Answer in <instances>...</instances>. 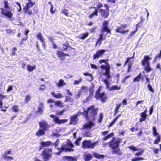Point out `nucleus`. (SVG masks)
Returning a JSON list of instances; mask_svg holds the SVG:
<instances>
[{"mask_svg":"<svg viewBox=\"0 0 161 161\" xmlns=\"http://www.w3.org/2000/svg\"><path fill=\"white\" fill-rule=\"evenodd\" d=\"M94 85H92V86L90 87L89 89V92L90 93V95H91L92 96L94 92Z\"/></svg>","mask_w":161,"mask_h":161,"instance_id":"nucleus-37","label":"nucleus"},{"mask_svg":"<svg viewBox=\"0 0 161 161\" xmlns=\"http://www.w3.org/2000/svg\"><path fill=\"white\" fill-rule=\"evenodd\" d=\"M140 116L142 118H146V117L147 116V115L146 114H145L143 113H142L141 114Z\"/></svg>","mask_w":161,"mask_h":161,"instance_id":"nucleus-62","label":"nucleus"},{"mask_svg":"<svg viewBox=\"0 0 161 161\" xmlns=\"http://www.w3.org/2000/svg\"><path fill=\"white\" fill-rule=\"evenodd\" d=\"M105 50H100L97 51L96 53L93 54V59L95 60L98 59L99 57H101L103 54L106 52Z\"/></svg>","mask_w":161,"mask_h":161,"instance_id":"nucleus-14","label":"nucleus"},{"mask_svg":"<svg viewBox=\"0 0 161 161\" xmlns=\"http://www.w3.org/2000/svg\"><path fill=\"white\" fill-rule=\"evenodd\" d=\"M102 80L106 85V88L109 91H112L115 90H119L120 89V86H119L117 85H114L112 87H109L110 83L107 79H103Z\"/></svg>","mask_w":161,"mask_h":161,"instance_id":"nucleus-8","label":"nucleus"},{"mask_svg":"<svg viewBox=\"0 0 161 161\" xmlns=\"http://www.w3.org/2000/svg\"><path fill=\"white\" fill-rule=\"evenodd\" d=\"M103 33L100 35V37L96 42V45L98 44V46H99L101 44L102 41L105 39V38L103 37Z\"/></svg>","mask_w":161,"mask_h":161,"instance_id":"nucleus-26","label":"nucleus"},{"mask_svg":"<svg viewBox=\"0 0 161 161\" xmlns=\"http://www.w3.org/2000/svg\"><path fill=\"white\" fill-rule=\"evenodd\" d=\"M141 77V74L140 73L139 75L134 79L133 82H138L140 81Z\"/></svg>","mask_w":161,"mask_h":161,"instance_id":"nucleus-39","label":"nucleus"},{"mask_svg":"<svg viewBox=\"0 0 161 161\" xmlns=\"http://www.w3.org/2000/svg\"><path fill=\"white\" fill-rule=\"evenodd\" d=\"M108 21H105L103 23V29L102 31L103 32L104 31L107 32L109 33L110 32V29L108 28Z\"/></svg>","mask_w":161,"mask_h":161,"instance_id":"nucleus-19","label":"nucleus"},{"mask_svg":"<svg viewBox=\"0 0 161 161\" xmlns=\"http://www.w3.org/2000/svg\"><path fill=\"white\" fill-rule=\"evenodd\" d=\"M7 97L6 95H3L2 94L0 93V100L3 99L4 98Z\"/></svg>","mask_w":161,"mask_h":161,"instance_id":"nucleus-58","label":"nucleus"},{"mask_svg":"<svg viewBox=\"0 0 161 161\" xmlns=\"http://www.w3.org/2000/svg\"><path fill=\"white\" fill-rule=\"evenodd\" d=\"M94 124L91 121H90L89 122L86 123L83 125V131L86 133H87L91 130L92 127L94 125Z\"/></svg>","mask_w":161,"mask_h":161,"instance_id":"nucleus-10","label":"nucleus"},{"mask_svg":"<svg viewBox=\"0 0 161 161\" xmlns=\"http://www.w3.org/2000/svg\"><path fill=\"white\" fill-rule=\"evenodd\" d=\"M118 119V117L116 118H115L112 121L110 124L109 125V126L111 127L112 126L116 121L117 119Z\"/></svg>","mask_w":161,"mask_h":161,"instance_id":"nucleus-53","label":"nucleus"},{"mask_svg":"<svg viewBox=\"0 0 161 161\" xmlns=\"http://www.w3.org/2000/svg\"><path fill=\"white\" fill-rule=\"evenodd\" d=\"M129 149L133 150L134 151H136L138 150V149L136 148L134 146H130L128 147Z\"/></svg>","mask_w":161,"mask_h":161,"instance_id":"nucleus-45","label":"nucleus"},{"mask_svg":"<svg viewBox=\"0 0 161 161\" xmlns=\"http://www.w3.org/2000/svg\"><path fill=\"white\" fill-rule=\"evenodd\" d=\"M102 5L100 3H97V7H95V11L94 12L92 13L89 16V18H91L97 15L98 12L97 9H98L99 8L102 7Z\"/></svg>","mask_w":161,"mask_h":161,"instance_id":"nucleus-16","label":"nucleus"},{"mask_svg":"<svg viewBox=\"0 0 161 161\" xmlns=\"http://www.w3.org/2000/svg\"><path fill=\"white\" fill-rule=\"evenodd\" d=\"M44 107V103L42 102H40L37 110V112L42 114L43 112Z\"/></svg>","mask_w":161,"mask_h":161,"instance_id":"nucleus-20","label":"nucleus"},{"mask_svg":"<svg viewBox=\"0 0 161 161\" xmlns=\"http://www.w3.org/2000/svg\"><path fill=\"white\" fill-rule=\"evenodd\" d=\"M88 90V88L86 86H83L81 87V89L79 92L80 93L85 94L87 92Z\"/></svg>","mask_w":161,"mask_h":161,"instance_id":"nucleus-24","label":"nucleus"},{"mask_svg":"<svg viewBox=\"0 0 161 161\" xmlns=\"http://www.w3.org/2000/svg\"><path fill=\"white\" fill-rule=\"evenodd\" d=\"M52 152V150L51 148H45L43 150L42 155L45 161H47L51 158Z\"/></svg>","mask_w":161,"mask_h":161,"instance_id":"nucleus-6","label":"nucleus"},{"mask_svg":"<svg viewBox=\"0 0 161 161\" xmlns=\"http://www.w3.org/2000/svg\"><path fill=\"white\" fill-rule=\"evenodd\" d=\"M50 116L51 118H53V121L57 124H60L65 123L67 121V119H59L58 117L53 115H50Z\"/></svg>","mask_w":161,"mask_h":161,"instance_id":"nucleus-12","label":"nucleus"},{"mask_svg":"<svg viewBox=\"0 0 161 161\" xmlns=\"http://www.w3.org/2000/svg\"><path fill=\"white\" fill-rule=\"evenodd\" d=\"M36 68V66L35 65L31 66L30 64H28L27 66V70L29 72L32 71L33 70L35 69Z\"/></svg>","mask_w":161,"mask_h":161,"instance_id":"nucleus-30","label":"nucleus"},{"mask_svg":"<svg viewBox=\"0 0 161 161\" xmlns=\"http://www.w3.org/2000/svg\"><path fill=\"white\" fill-rule=\"evenodd\" d=\"M135 54V53L134 52V53L132 57H129V58H127V60L124 64L125 66L126 64L127 63H128L129 62H130V60L131 59H133L134 58Z\"/></svg>","mask_w":161,"mask_h":161,"instance_id":"nucleus-41","label":"nucleus"},{"mask_svg":"<svg viewBox=\"0 0 161 161\" xmlns=\"http://www.w3.org/2000/svg\"><path fill=\"white\" fill-rule=\"evenodd\" d=\"M128 69L127 70V72L129 73L130 72V70L131 68V64L130 63H129L128 64Z\"/></svg>","mask_w":161,"mask_h":161,"instance_id":"nucleus-54","label":"nucleus"},{"mask_svg":"<svg viewBox=\"0 0 161 161\" xmlns=\"http://www.w3.org/2000/svg\"><path fill=\"white\" fill-rule=\"evenodd\" d=\"M26 5L23 8L25 14L26 13V12H28V10L29 9L32 7L35 4V3H33L31 2H29L28 3H26Z\"/></svg>","mask_w":161,"mask_h":161,"instance_id":"nucleus-18","label":"nucleus"},{"mask_svg":"<svg viewBox=\"0 0 161 161\" xmlns=\"http://www.w3.org/2000/svg\"><path fill=\"white\" fill-rule=\"evenodd\" d=\"M13 89V86L12 85L9 86L8 89L7 90V91L8 92H9L12 91Z\"/></svg>","mask_w":161,"mask_h":161,"instance_id":"nucleus-57","label":"nucleus"},{"mask_svg":"<svg viewBox=\"0 0 161 161\" xmlns=\"http://www.w3.org/2000/svg\"><path fill=\"white\" fill-rule=\"evenodd\" d=\"M56 85L58 87H62L66 85V83L63 79H60L58 83H56Z\"/></svg>","mask_w":161,"mask_h":161,"instance_id":"nucleus-28","label":"nucleus"},{"mask_svg":"<svg viewBox=\"0 0 161 161\" xmlns=\"http://www.w3.org/2000/svg\"><path fill=\"white\" fill-rule=\"evenodd\" d=\"M51 144V142L49 141H47V142H42L41 143V148L43 147H46L50 145Z\"/></svg>","mask_w":161,"mask_h":161,"instance_id":"nucleus-27","label":"nucleus"},{"mask_svg":"<svg viewBox=\"0 0 161 161\" xmlns=\"http://www.w3.org/2000/svg\"><path fill=\"white\" fill-rule=\"evenodd\" d=\"M147 87L148 88L149 90L152 92H154V90L153 89L151 86L150 84L147 85Z\"/></svg>","mask_w":161,"mask_h":161,"instance_id":"nucleus-51","label":"nucleus"},{"mask_svg":"<svg viewBox=\"0 0 161 161\" xmlns=\"http://www.w3.org/2000/svg\"><path fill=\"white\" fill-rule=\"evenodd\" d=\"M73 101V99L68 96L66 97V99L65 102H72Z\"/></svg>","mask_w":161,"mask_h":161,"instance_id":"nucleus-43","label":"nucleus"},{"mask_svg":"<svg viewBox=\"0 0 161 161\" xmlns=\"http://www.w3.org/2000/svg\"><path fill=\"white\" fill-rule=\"evenodd\" d=\"M74 146L71 142H66L64 143L61 146L60 148H58L59 151L58 152L55 153L57 155H59L64 150H65V152L67 151H73L74 149L72 148Z\"/></svg>","mask_w":161,"mask_h":161,"instance_id":"nucleus-2","label":"nucleus"},{"mask_svg":"<svg viewBox=\"0 0 161 161\" xmlns=\"http://www.w3.org/2000/svg\"><path fill=\"white\" fill-rule=\"evenodd\" d=\"M114 135L113 133H111L106 136H105L103 138V140H106L110 138L111 137L113 136Z\"/></svg>","mask_w":161,"mask_h":161,"instance_id":"nucleus-33","label":"nucleus"},{"mask_svg":"<svg viewBox=\"0 0 161 161\" xmlns=\"http://www.w3.org/2000/svg\"><path fill=\"white\" fill-rule=\"evenodd\" d=\"M45 131L43 129L40 128L39 130L36 132V134L37 136H41L45 134Z\"/></svg>","mask_w":161,"mask_h":161,"instance_id":"nucleus-21","label":"nucleus"},{"mask_svg":"<svg viewBox=\"0 0 161 161\" xmlns=\"http://www.w3.org/2000/svg\"><path fill=\"white\" fill-rule=\"evenodd\" d=\"M82 81V78H80L78 80H75L74 81V85H78Z\"/></svg>","mask_w":161,"mask_h":161,"instance_id":"nucleus-40","label":"nucleus"},{"mask_svg":"<svg viewBox=\"0 0 161 161\" xmlns=\"http://www.w3.org/2000/svg\"><path fill=\"white\" fill-rule=\"evenodd\" d=\"M62 12L66 16H68V10L67 9H64L62 11Z\"/></svg>","mask_w":161,"mask_h":161,"instance_id":"nucleus-56","label":"nucleus"},{"mask_svg":"<svg viewBox=\"0 0 161 161\" xmlns=\"http://www.w3.org/2000/svg\"><path fill=\"white\" fill-rule=\"evenodd\" d=\"M91 67L92 69H97V66L94 64H90Z\"/></svg>","mask_w":161,"mask_h":161,"instance_id":"nucleus-64","label":"nucleus"},{"mask_svg":"<svg viewBox=\"0 0 161 161\" xmlns=\"http://www.w3.org/2000/svg\"><path fill=\"white\" fill-rule=\"evenodd\" d=\"M33 159L34 161H42L37 156H36L34 157Z\"/></svg>","mask_w":161,"mask_h":161,"instance_id":"nucleus-63","label":"nucleus"},{"mask_svg":"<svg viewBox=\"0 0 161 161\" xmlns=\"http://www.w3.org/2000/svg\"><path fill=\"white\" fill-rule=\"evenodd\" d=\"M143 160L142 157H135L131 159L132 161H136L137 160Z\"/></svg>","mask_w":161,"mask_h":161,"instance_id":"nucleus-44","label":"nucleus"},{"mask_svg":"<svg viewBox=\"0 0 161 161\" xmlns=\"http://www.w3.org/2000/svg\"><path fill=\"white\" fill-rule=\"evenodd\" d=\"M3 3L4 7L0 8L1 13L8 20H12L13 14V13L12 12L11 8L9 6L7 1H4Z\"/></svg>","mask_w":161,"mask_h":161,"instance_id":"nucleus-1","label":"nucleus"},{"mask_svg":"<svg viewBox=\"0 0 161 161\" xmlns=\"http://www.w3.org/2000/svg\"><path fill=\"white\" fill-rule=\"evenodd\" d=\"M4 158H5L7 159H10L11 160H13L14 159V158L13 157L7 156V155H5Z\"/></svg>","mask_w":161,"mask_h":161,"instance_id":"nucleus-60","label":"nucleus"},{"mask_svg":"<svg viewBox=\"0 0 161 161\" xmlns=\"http://www.w3.org/2000/svg\"><path fill=\"white\" fill-rule=\"evenodd\" d=\"M104 6L106 8V10L101 9H99V11L101 13L102 16L106 18L108 17L109 14L108 6L107 4H105Z\"/></svg>","mask_w":161,"mask_h":161,"instance_id":"nucleus-11","label":"nucleus"},{"mask_svg":"<svg viewBox=\"0 0 161 161\" xmlns=\"http://www.w3.org/2000/svg\"><path fill=\"white\" fill-rule=\"evenodd\" d=\"M113 148V153H115L117 154H120V152L119 150V149L118 147H114V148Z\"/></svg>","mask_w":161,"mask_h":161,"instance_id":"nucleus-35","label":"nucleus"},{"mask_svg":"<svg viewBox=\"0 0 161 161\" xmlns=\"http://www.w3.org/2000/svg\"><path fill=\"white\" fill-rule=\"evenodd\" d=\"M88 35L89 34L88 33H83L80 34V35L79 37L81 39L83 40L85 39L88 36Z\"/></svg>","mask_w":161,"mask_h":161,"instance_id":"nucleus-36","label":"nucleus"},{"mask_svg":"<svg viewBox=\"0 0 161 161\" xmlns=\"http://www.w3.org/2000/svg\"><path fill=\"white\" fill-rule=\"evenodd\" d=\"M84 157L85 161H89L92 158V155L90 153H86Z\"/></svg>","mask_w":161,"mask_h":161,"instance_id":"nucleus-23","label":"nucleus"},{"mask_svg":"<svg viewBox=\"0 0 161 161\" xmlns=\"http://www.w3.org/2000/svg\"><path fill=\"white\" fill-rule=\"evenodd\" d=\"M81 137H79V138L77 139L75 142V144L77 146L79 145L80 144V141H81Z\"/></svg>","mask_w":161,"mask_h":161,"instance_id":"nucleus-46","label":"nucleus"},{"mask_svg":"<svg viewBox=\"0 0 161 161\" xmlns=\"http://www.w3.org/2000/svg\"><path fill=\"white\" fill-rule=\"evenodd\" d=\"M36 37L38 39L42 42V46L44 47H45V39L43 38L42 33H38L36 36Z\"/></svg>","mask_w":161,"mask_h":161,"instance_id":"nucleus-17","label":"nucleus"},{"mask_svg":"<svg viewBox=\"0 0 161 161\" xmlns=\"http://www.w3.org/2000/svg\"><path fill=\"white\" fill-rule=\"evenodd\" d=\"M94 105L88 108L87 111L85 112L84 114H86V119L89 118V120H94L95 119V116L97 114V110L94 108Z\"/></svg>","mask_w":161,"mask_h":161,"instance_id":"nucleus-3","label":"nucleus"},{"mask_svg":"<svg viewBox=\"0 0 161 161\" xmlns=\"http://www.w3.org/2000/svg\"><path fill=\"white\" fill-rule=\"evenodd\" d=\"M55 105L56 106H57L58 107H63L64 106L63 103H62L61 101H55L54 102Z\"/></svg>","mask_w":161,"mask_h":161,"instance_id":"nucleus-34","label":"nucleus"},{"mask_svg":"<svg viewBox=\"0 0 161 161\" xmlns=\"http://www.w3.org/2000/svg\"><path fill=\"white\" fill-rule=\"evenodd\" d=\"M65 159L69 161H76L77 158L76 156L70 157L67 156L64 157Z\"/></svg>","mask_w":161,"mask_h":161,"instance_id":"nucleus-22","label":"nucleus"},{"mask_svg":"<svg viewBox=\"0 0 161 161\" xmlns=\"http://www.w3.org/2000/svg\"><path fill=\"white\" fill-rule=\"evenodd\" d=\"M160 141V137L159 135L157 136L154 142V144H158Z\"/></svg>","mask_w":161,"mask_h":161,"instance_id":"nucleus-38","label":"nucleus"},{"mask_svg":"<svg viewBox=\"0 0 161 161\" xmlns=\"http://www.w3.org/2000/svg\"><path fill=\"white\" fill-rule=\"evenodd\" d=\"M99 62L100 64H101L103 63H104L106 64H108V63L107 62V60L105 59H102L100 60V61H99Z\"/></svg>","mask_w":161,"mask_h":161,"instance_id":"nucleus-55","label":"nucleus"},{"mask_svg":"<svg viewBox=\"0 0 161 161\" xmlns=\"http://www.w3.org/2000/svg\"><path fill=\"white\" fill-rule=\"evenodd\" d=\"M16 4L19 7V9L18 10V12H20L21 10V8L20 4L17 2H16Z\"/></svg>","mask_w":161,"mask_h":161,"instance_id":"nucleus-59","label":"nucleus"},{"mask_svg":"<svg viewBox=\"0 0 161 161\" xmlns=\"http://www.w3.org/2000/svg\"><path fill=\"white\" fill-rule=\"evenodd\" d=\"M100 87L96 91L95 97L97 99H100L102 102H105L107 99L106 94L104 92L100 93Z\"/></svg>","mask_w":161,"mask_h":161,"instance_id":"nucleus-7","label":"nucleus"},{"mask_svg":"<svg viewBox=\"0 0 161 161\" xmlns=\"http://www.w3.org/2000/svg\"><path fill=\"white\" fill-rule=\"evenodd\" d=\"M121 139L119 138H113L109 143V146L112 148H114L115 147H119V143Z\"/></svg>","mask_w":161,"mask_h":161,"instance_id":"nucleus-9","label":"nucleus"},{"mask_svg":"<svg viewBox=\"0 0 161 161\" xmlns=\"http://www.w3.org/2000/svg\"><path fill=\"white\" fill-rule=\"evenodd\" d=\"M39 125L40 128L45 131L47 130L50 126L47 122L45 121L40 122L39 123Z\"/></svg>","mask_w":161,"mask_h":161,"instance_id":"nucleus-15","label":"nucleus"},{"mask_svg":"<svg viewBox=\"0 0 161 161\" xmlns=\"http://www.w3.org/2000/svg\"><path fill=\"white\" fill-rule=\"evenodd\" d=\"M106 70L105 72L109 73L110 71V67L109 65L108 64H107L106 68L105 69Z\"/></svg>","mask_w":161,"mask_h":161,"instance_id":"nucleus-50","label":"nucleus"},{"mask_svg":"<svg viewBox=\"0 0 161 161\" xmlns=\"http://www.w3.org/2000/svg\"><path fill=\"white\" fill-rule=\"evenodd\" d=\"M77 118V116L76 115H74L72 116L71 119L70 123L71 124H75L76 121V119Z\"/></svg>","mask_w":161,"mask_h":161,"instance_id":"nucleus-32","label":"nucleus"},{"mask_svg":"<svg viewBox=\"0 0 161 161\" xmlns=\"http://www.w3.org/2000/svg\"><path fill=\"white\" fill-rule=\"evenodd\" d=\"M51 94L54 97L56 98H60L63 97V95L60 93L56 94L54 92H52L51 93Z\"/></svg>","mask_w":161,"mask_h":161,"instance_id":"nucleus-25","label":"nucleus"},{"mask_svg":"<svg viewBox=\"0 0 161 161\" xmlns=\"http://www.w3.org/2000/svg\"><path fill=\"white\" fill-rule=\"evenodd\" d=\"M12 109L15 112H17L19 111L18 106L16 105H14L12 107Z\"/></svg>","mask_w":161,"mask_h":161,"instance_id":"nucleus-47","label":"nucleus"},{"mask_svg":"<svg viewBox=\"0 0 161 161\" xmlns=\"http://www.w3.org/2000/svg\"><path fill=\"white\" fill-rule=\"evenodd\" d=\"M152 59L149 56H145L144 57V58L142 60V64L144 66V69L147 72H150L152 69L149 66V61Z\"/></svg>","mask_w":161,"mask_h":161,"instance_id":"nucleus-5","label":"nucleus"},{"mask_svg":"<svg viewBox=\"0 0 161 161\" xmlns=\"http://www.w3.org/2000/svg\"><path fill=\"white\" fill-rule=\"evenodd\" d=\"M126 26L127 25H125L120 27H117L116 29H115V31L117 32L124 34L128 32L129 31L128 29L126 30H125V28Z\"/></svg>","mask_w":161,"mask_h":161,"instance_id":"nucleus-13","label":"nucleus"},{"mask_svg":"<svg viewBox=\"0 0 161 161\" xmlns=\"http://www.w3.org/2000/svg\"><path fill=\"white\" fill-rule=\"evenodd\" d=\"M153 135L154 136H156L157 135L158 136V135H159L158 134L157 132L156 131V128L155 127H153Z\"/></svg>","mask_w":161,"mask_h":161,"instance_id":"nucleus-48","label":"nucleus"},{"mask_svg":"<svg viewBox=\"0 0 161 161\" xmlns=\"http://www.w3.org/2000/svg\"><path fill=\"white\" fill-rule=\"evenodd\" d=\"M104 75H105L108 79H109L110 78V75L109 73L105 72L104 74Z\"/></svg>","mask_w":161,"mask_h":161,"instance_id":"nucleus-61","label":"nucleus"},{"mask_svg":"<svg viewBox=\"0 0 161 161\" xmlns=\"http://www.w3.org/2000/svg\"><path fill=\"white\" fill-rule=\"evenodd\" d=\"M138 24H137L136 25V30L135 31H132L131 32L130 34V36H133V35H134L135 33L137 31V27H138Z\"/></svg>","mask_w":161,"mask_h":161,"instance_id":"nucleus-52","label":"nucleus"},{"mask_svg":"<svg viewBox=\"0 0 161 161\" xmlns=\"http://www.w3.org/2000/svg\"><path fill=\"white\" fill-rule=\"evenodd\" d=\"M83 75L85 76H91V78H88L87 79V80L89 81H92L93 80V77L92 76V74H91L88 73L86 72V73H83Z\"/></svg>","mask_w":161,"mask_h":161,"instance_id":"nucleus-31","label":"nucleus"},{"mask_svg":"<svg viewBox=\"0 0 161 161\" xmlns=\"http://www.w3.org/2000/svg\"><path fill=\"white\" fill-rule=\"evenodd\" d=\"M57 54L58 56V57H65L66 56H69V55L67 54H65L64 53L60 51H58L57 52Z\"/></svg>","mask_w":161,"mask_h":161,"instance_id":"nucleus-29","label":"nucleus"},{"mask_svg":"<svg viewBox=\"0 0 161 161\" xmlns=\"http://www.w3.org/2000/svg\"><path fill=\"white\" fill-rule=\"evenodd\" d=\"M103 115L102 113H101L99 115V118L98 120L99 123H101L103 118Z\"/></svg>","mask_w":161,"mask_h":161,"instance_id":"nucleus-49","label":"nucleus"},{"mask_svg":"<svg viewBox=\"0 0 161 161\" xmlns=\"http://www.w3.org/2000/svg\"><path fill=\"white\" fill-rule=\"evenodd\" d=\"M98 144V141L93 142L90 140H85L82 143V147L84 148H93Z\"/></svg>","mask_w":161,"mask_h":161,"instance_id":"nucleus-4","label":"nucleus"},{"mask_svg":"<svg viewBox=\"0 0 161 161\" xmlns=\"http://www.w3.org/2000/svg\"><path fill=\"white\" fill-rule=\"evenodd\" d=\"M31 99L30 96L29 95H27L25 96V103H28Z\"/></svg>","mask_w":161,"mask_h":161,"instance_id":"nucleus-42","label":"nucleus"}]
</instances>
